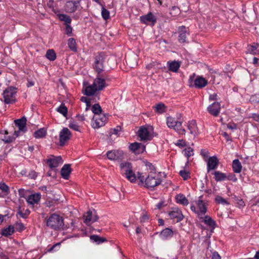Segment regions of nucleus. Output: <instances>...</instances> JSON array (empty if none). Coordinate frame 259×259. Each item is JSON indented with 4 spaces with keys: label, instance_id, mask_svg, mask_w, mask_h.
I'll return each mask as SVG.
<instances>
[{
    "label": "nucleus",
    "instance_id": "obj_63",
    "mask_svg": "<svg viewBox=\"0 0 259 259\" xmlns=\"http://www.w3.org/2000/svg\"><path fill=\"white\" fill-rule=\"evenodd\" d=\"M176 145L180 147H184V146H185V142L182 140H179L178 141Z\"/></svg>",
    "mask_w": 259,
    "mask_h": 259
},
{
    "label": "nucleus",
    "instance_id": "obj_1",
    "mask_svg": "<svg viewBox=\"0 0 259 259\" xmlns=\"http://www.w3.org/2000/svg\"><path fill=\"white\" fill-rule=\"evenodd\" d=\"M147 171L144 173L138 172V178L141 183L145 182L147 188H153L161 183V180L158 178L155 170L151 163L146 165Z\"/></svg>",
    "mask_w": 259,
    "mask_h": 259
},
{
    "label": "nucleus",
    "instance_id": "obj_56",
    "mask_svg": "<svg viewBox=\"0 0 259 259\" xmlns=\"http://www.w3.org/2000/svg\"><path fill=\"white\" fill-rule=\"evenodd\" d=\"M149 219V217L147 214L143 213L141 217L140 221L141 222H145Z\"/></svg>",
    "mask_w": 259,
    "mask_h": 259
},
{
    "label": "nucleus",
    "instance_id": "obj_41",
    "mask_svg": "<svg viewBox=\"0 0 259 259\" xmlns=\"http://www.w3.org/2000/svg\"><path fill=\"white\" fill-rule=\"evenodd\" d=\"M183 153L188 159L191 156L194 154L193 150L191 147H188L183 150Z\"/></svg>",
    "mask_w": 259,
    "mask_h": 259
},
{
    "label": "nucleus",
    "instance_id": "obj_55",
    "mask_svg": "<svg viewBox=\"0 0 259 259\" xmlns=\"http://www.w3.org/2000/svg\"><path fill=\"white\" fill-rule=\"evenodd\" d=\"M164 202L163 201H161L159 203H158L157 204L155 205V207L154 208V209H160L163 207H164Z\"/></svg>",
    "mask_w": 259,
    "mask_h": 259
},
{
    "label": "nucleus",
    "instance_id": "obj_24",
    "mask_svg": "<svg viewBox=\"0 0 259 259\" xmlns=\"http://www.w3.org/2000/svg\"><path fill=\"white\" fill-rule=\"evenodd\" d=\"M207 84V81L201 76H198L194 80L195 86L197 88H202Z\"/></svg>",
    "mask_w": 259,
    "mask_h": 259
},
{
    "label": "nucleus",
    "instance_id": "obj_58",
    "mask_svg": "<svg viewBox=\"0 0 259 259\" xmlns=\"http://www.w3.org/2000/svg\"><path fill=\"white\" fill-rule=\"evenodd\" d=\"M69 127L73 129L74 131H79V126L76 124L71 123L69 124Z\"/></svg>",
    "mask_w": 259,
    "mask_h": 259
},
{
    "label": "nucleus",
    "instance_id": "obj_12",
    "mask_svg": "<svg viewBox=\"0 0 259 259\" xmlns=\"http://www.w3.org/2000/svg\"><path fill=\"white\" fill-rule=\"evenodd\" d=\"M71 133L68 128H63L60 132L59 135V144L61 146L65 145L66 141L69 140L71 137Z\"/></svg>",
    "mask_w": 259,
    "mask_h": 259
},
{
    "label": "nucleus",
    "instance_id": "obj_57",
    "mask_svg": "<svg viewBox=\"0 0 259 259\" xmlns=\"http://www.w3.org/2000/svg\"><path fill=\"white\" fill-rule=\"evenodd\" d=\"M211 259H221V257L218 252L214 251L212 253Z\"/></svg>",
    "mask_w": 259,
    "mask_h": 259
},
{
    "label": "nucleus",
    "instance_id": "obj_51",
    "mask_svg": "<svg viewBox=\"0 0 259 259\" xmlns=\"http://www.w3.org/2000/svg\"><path fill=\"white\" fill-rule=\"evenodd\" d=\"M179 174L184 180H186L190 178L189 172L185 170H181L179 172Z\"/></svg>",
    "mask_w": 259,
    "mask_h": 259
},
{
    "label": "nucleus",
    "instance_id": "obj_47",
    "mask_svg": "<svg viewBox=\"0 0 259 259\" xmlns=\"http://www.w3.org/2000/svg\"><path fill=\"white\" fill-rule=\"evenodd\" d=\"M90 238L92 240H94L95 242H97L99 243L103 242L106 240L105 238L100 237L97 235H92L91 236Z\"/></svg>",
    "mask_w": 259,
    "mask_h": 259
},
{
    "label": "nucleus",
    "instance_id": "obj_40",
    "mask_svg": "<svg viewBox=\"0 0 259 259\" xmlns=\"http://www.w3.org/2000/svg\"><path fill=\"white\" fill-rule=\"evenodd\" d=\"M57 111L62 114L64 116H66L67 114V108L64 105L62 104L57 109Z\"/></svg>",
    "mask_w": 259,
    "mask_h": 259
},
{
    "label": "nucleus",
    "instance_id": "obj_50",
    "mask_svg": "<svg viewBox=\"0 0 259 259\" xmlns=\"http://www.w3.org/2000/svg\"><path fill=\"white\" fill-rule=\"evenodd\" d=\"M14 229H15L16 231L19 232H21L25 229L24 225L21 223H17L15 224Z\"/></svg>",
    "mask_w": 259,
    "mask_h": 259
},
{
    "label": "nucleus",
    "instance_id": "obj_6",
    "mask_svg": "<svg viewBox=\"0 0 259 259\" xmlns=\"http://www.w3.org/2000/svg\"><path fill=\"white\" fill-rule=\"evenodd\" d=\"M202 196L199 197L196 201L197 208L194 205H191V209L199 215H204L207 210L206 203L202 200Z\"/></svg>",
    "mask_w": 259,
    "mask_h": 259
},
{
    "label": "nucleus",
    "instance_id": "obj_30",
    "mask_svg": "<svg viewBox=\"0 0 259 259\" xmlns=\"http://www.w3.org/2000/svg\"><path fill=\"white\" fill-rule=\"evenodd\" d=\"M232 167L236 173H239L242 169V165L239 160L235 159L233 161Z\"/></svg>",
    "mask_w": 259,
    "mask_h": 259
},
{
    "label": "nucleus",
    "instance_id": "obj_60",
    "mask_svg": "<svg viewBox=\"0 0 259 259\" xmlns=\"http://www.w3.org/2000/svg\"><path fill=\"white\" fill-rule=\"evenodd\" d=\"M201 155L204 157L206 158L208 157V151L202 149L201 151Z\"/></svg>",
    "mask_w": 259,
    "mask_h": 259
},
{
    "label": "nucleus",
    "instance_id": "obj_61",
    "mask_svg": "<svg viewBox=\"0 0 259 259\" xmlns=\"http://www.w3.org/2000/svg\"><path fill=\"white\" fill-rule=\"evenodd\" d=\"M19 195L21 197H24L25 196V190L24 189H20L18 190Z\"/></svg>",
    "mask_w": 259,
    "mask_h": 259
},
{
    "label": "nucleus",
    "instance_id": "obj_54",
    "mask_svg": "<svg viewBox=\"0 0 259 259\" xmlns=\"http://www.w3.org/2000/svg\"><path fill=\"white\" fill-rule=\"evenodd\" d=\"M54 0H49L48 2L47 3V6L52 9V11L54 12H56L55 10L54 9Z\"/></svg>",
    "mask_w": 259,
    "mask_h": 259
},
{
    "label": "nucleus",
    "instance_id": "obj_27",
    "mask_svg": "<svg viewBox=\"0 0 259 259\" xmlns=\"http://www.w3.org/2000/svg\"><path fill=\"white\" fill-rule=\"evenodd\" d=\"M176 199L177 203L183 205H187L189 204L188 200L186 197L182 194H179L176 196Z\"/></svg>",
    "mask_w": 259,
    "mask_h": 259
},
{
    "label": "nucleus",
    "instance_id": "obj_17",
    "mask_svg": "<svg viewBox=\"0 0 259 259\" xmlns=\"http://www.w3.org/2000/svg\"><path fill=\"white\" fill-rule=\"evenodd\" d=\"M219 161L216 156L210 157L207 160V170L209 172L210 170L216 169L218 166Z\"/></svg>",
    "mask_w": 259,
    "mask_h": 259
},
{
    "label": "nucleus",
    "instance_id": "obj_31",
    "mask_svg": "<svg viewBox=\"0 0 259 259\" xmlns=\"http://www.w3.org/2000/svg\"><path fill=\"white\" fill-rule=\"evenodd\" d=\"M248 52L253 55L258 54L259 44H253V45L249 46Z\"/></svg>",
    "mask_w": 259,
    "mask_h": 259
},
{
    "label": "nucleus",
    "instance_id": "obj_7",
    "mask_svg": "<svg viewBox=\"0 0 259 259\" xmlns=\"http://www.w3.org/2000/svg\"><path fill=\"white\" fill-rule=\"evenodd\" d=\"M16 88L10 87L7 88L3 92L4 101L7 104L12 103L15 101Z\"/></svg>",
    "mask_w": 259,
    "mask_h": 259
},
{
    "label": "nucleus",
    "instance_id": "obj_20",
    "mask_svg": "<svg viewBox=\"0 0 259 259\" xmlns=\"http://www.w3.org/2000/svg\"><path fill=\"white\" fill-rule=\"evenodd\" d=\"M129 148L132 152L136 154L142 153L145 149V147L142 144L136 142L131 144Z\"/></svg>",
    "mask_w": 259,
    "mask_h": 259
},
{
    "label": "nucleus",
    "instance_id": "obj_4",
    "mask_svg": "<svg viewBox=\"0 0 259 259\" xmlns=\"http://www.w3.org/2000/svg\"><path fill=\"white\" fill-rule=\"evenodd\" d=\"M121 173L124 176L130 181L134 182L136 180V176L133 171L131 163L128 162H123L120 164Z\"/></svg>",
    "mask_w": 259,
    "mask_h": 259
},
{
    "label": "nucleus",
    "instance_id": "obj_53",
    "mask_svg": "<svg viewBox=\"0 0 259 259\" xmlns=\"http://www.w3.org/2000/svg\"><path fill=\"white\" fill-rule=\"evenodd\" d=\"M72 28L70 25L67 24L66 25L65 33L68 35H71L72 33Z\"/></svg>",
    "mask_w": 259,
    "mask_h": 259
},
{
    "label": "nucleus",
    "instance_id": "obj_19",
    "mask_svg": "<svg viewBox=\"0 0 259 259\" xmlns=\"http://www.w3.org/2000/svg\"><path fill=\"white\" fill-rule=\"evenodd\" d=\"M179 37L178 40L180 43H184L186 41V35L188 33V29L184 26H182L179 28Z\"/></svg>",
    "mask_w": 259,
    "mask_h": 259
},
{
    "label": "nucleus",
    "instance_id": "obj_14",
    "mask_svg": "<svg viewBox=\"0 0 259 259\" xmlns=\"http://www.w3.org/2000/svg\"><path fill=\"white\" fill-rule=\"evenodd\" d=\"M79 6V1H69L65 4L64 10L67 13H73L76 11Z\"/></svg>",
    "mask_w": 259,
    "mask_h": 259
},
{
    "label": "nucleus",
    "instance_id": "obj_37",
    "mask_svg": "<svg viewBox=\"0 0 259 259\" xmlns=\"http://www.w3.org/2000/svg\"><path fill=\"white\" fill-rule=\"evenodd\" d=\"M155 111L159 114L164 113L165 112V106L163 103H159L154 107Z\"/></svg>",
    "mask_w": 259,
    "mask_h": 259
},
{
    "label": "nucleus",
    "instance_id": "obj_49",
    "mask_svg": "<svg viewBox=\"0 0 259 259\" xmlns=\"http://www.w3.org/2000/svg\"><path fill=\"white\" fill-rule=\"evenodd\" d=\"M80 100L86 103L85 110L87 111L91 106L90 99L86 97H82Z\"/></svg>",
    "mask_w": 259,
    "mask_h": 259
},
{
    "label": "nucleus",
    "instance_id": "obj_36",
    "mask_svg": "<svg viewBox=\"0 0 259 259\" xmlns=\"http://www.w3.org/2000/svg\"><path fill=\"white\" fill-rule=\"evenodd\" d=\"M92 111L94 115H98L102 113V109L99 104L94 105L92 107Z\"/></svg>",
    "mask_w": 259,
    "mask_h": 259
},
{
    "label": "nucleus",
    "instance_id": "obj_15",
    "mask_svg": "<svg viewBox=\"0 0 259 259\" xmlns=\"http://www.w3.org/2000/svg\"><path fill=\"white\" fill-rule=\"evenodd\" d=\"M141 22L146 24H152L154 25L156 22V17L151 12L148 14L140 17Z\"/></svg>",
    "mask_w": 259,
    "mask_h": 259
},
{
    "label": "nucleus",
    "instance_id": "obj_5",
    "mask_svg": "<svg viewBox=\"0 0 259 259\" xmlns=\"http://www.w3.org/2000/svg\"><path fill=\"white\" fill-rule=\"evenodd\" d=\"M166 123L169 127L174 129L179 134H185L186 131L182 127L181 121H178L172 117H168L166 119Z\"/></svg>",
    "mask_w": 259,
    "mask_h": 259
},
{
    "label": "nucleus",
    "instance_id": "obj_38",
    "mask_svg": "<svg viewBox=\"0 0 259 259\" xmlns=\"http://www.w3.org/2000/svg\"><path fill=\"white\" fill-rule=\"evenodd\" d=\"M46 56L50 61H54L56 58V53L53 50H49L47 51Z\"/></svg>",
    "mask_w": 259,
    "mask_h": 259
},
{
    "label": "nucleus",
    "instance_id": "obj_46",
    "mask_svg": "<svg viewBox=\"0 0 259 259\" xmlns=\"http://www.w3.org/2000/svg\"><path fill=\"white\" fill-rule=\"evenodd\" d=\"M215 201L219 203V204H222L223 205L226 204L228 205L229 204V203L225 199H224L222 197L220 196H217L215 197Z\"/></svg>",
    "mask_w": 259,
    "mask_h": 259
},
{
    "label": "nucleus",
    "instance_id": "obj_62",
    "mask_svg": "<svg viewBox=\"0 0 259 259\" xmlns=\"http://www.w3.org/2000/svg\"><path fill=\"white\" fill-rule=\"evenodd\" d=\"M217 97H218V96L216 94H213L209 96V100H211V101L217 100H218Z\"/></svg>",
    "mask_w": 259,
    "mask_h": 259
},
{
    "label": "nucleus",
    "instance_id": "obj_42",
    "mask_svg": "<svg viewBox=\"0 0 259 259\" xmlns=\"http://www.w3.org/2000/svg\"><path fill=\"white\" fill-rule=\"evenodd\" d=\"M172 231L168 228H166L163 230L161 232V236L164 238H166L167 237L171 236H172Z\"/></svg>",
    "mask_w": 259,
    "mask_h": 259
},
{
    "label": "nucleus",
    "instance_id": "obj_34",
    "mask_svg": "<svg viewBox=\"0 0 259 259\" xmlns=\"http://www.w3.org/2000/svg\"><path fill=\"white\" fill-rule=\"evenodd\" d=\"M67 44L68 47L72 51L74 52L77 51L76 41L73 38H69Z\"/></svg>",
    "mask_w": 259,
    "mask_h": 259
},
{
    "label": "nucleus",
    "instance_id": "obj_45",
    "mask_svg": "<svg viewBox=\"0 0 259 259\" xmlns=\"http://www.w3.org/2000/svg\"><path fill=\"white\" fill-rule=\"evenodd\" d=\"M0 190L6 195H7L9 193V187L4 183H0Z\"/></svg>",
    "mask_w": 259,
    "mask_h": 259
},
{
    "label": "nucleus",
    "instance_id": "obj_35",
    "mask_svg": "<svg viewBox=\"0 0 259 259\" xmlns=\"http://www.w3.org/2000/svg\"><path fill=\"white\" fill-rule=\"evenodd\" d=\"M0 140L4 141L6 143H9L13 142L15 140V137L11 136L6 137L4 135L2 131H0Z\"/></svg>",
    "mask_w": 259,
    "mask_h": 259
},
{
    "label": "nucleus",
    "instance_id": "obj_11",
    "mask_svg": "<svg viewBox=\"0 0 259 259\" xmlns=\"http://www.w3.org/2000/svg\"><path fill=\"white\" fill-rule=\"evenodd\" d=\"M63 162L61 156L55 157L54 155H50L49 158L46 160V162L51 168L58 167L59 165L62 164Z\"/></svg>",
    "mask_w": 259,
    "mask_h": 259
},
{
    "label": "nucleus",
    "instance_id": "obj_28",
    "mask_svg": "<svg viewBox=\"0 0 259 259\" xmlns=\"http://www.w3.org/2000/svg\"><path fill=\"white\" fill-rule=\"evenodd\" d=\"M167 64H168L169 70L175 72H177L180 67L179 62L176 61L168 62Z\"/></svg>",
    "mask_w": 259,
    "mask_h": 259
},
{
    "label": "nucleus",
    "instance_id": "obj_13",
    "mask_svg": "<svg viewBox=\"0 0 259 259\" xmlns=\"http://www.w3.org/2000/svg\"><path fill=\"white\" fill-rule=\"evenodd\" d=\"M83 218L84 219V223L87 225H89L91 223H94L97 221L99 219L95 210L88 211L86 213L84 214Z\"/></svg>",
    "mask_w": 259,
    "mask_h": 259
},
{
    "label": "nucleus",
    "instance_id": "obj_26",
    "mask_svg": "<svg viewBox=\"0 0 259 259\" xmlns=\"http://www.w3.org/2000/svg\"><path fill=\"white\" fill-rule=\"evenodd\" d=\"M40 199V195L39 193L31 194L27 199V201L30 204H34L39 202Z\"/></svg>",
    "mask_w": 259,
    "mask_h": 259
},
{
    "label": "nucleus",
    "instance_id": "obj_59",
    "mask_svg": "<svg viewBox=\"0 0 259 259\" xmlns=\"http://www.w3.org/2000/svg\"><path fill=\"white\" fill-rule=\"evenodd\" d=\"M227 127L231 130H236L237 128V125L235 123L228 124Z\"/></svg>",
    "mask_w": 259,
    "mask_h": 259
},
{
    "label": "nucleus",
    "instance_id": "obj_8",
    "mask_svg": "<svg viewBox=\"0 0 259 259\" xmlns=\"http://www.w3.org/2000/svg\"><path fill=\"white\" fill-rule=\"evenodd\" d=\"M107 119V117L104 114L94 115L92 122V127L96 128L103 126L105 124Z\"/></svg>",
    "mask_w": 259,
    "mask_h": 259
},
{
    "label": "nucleus",
    "instance_id": "obj_3",
    "mask_svg": "<svg viewBox=\"0 0 259 259\" xmlns=\"http://www.w3.org/2000/svg\"><path fill=\"white\" fill-rule=\"evenodd\" d=\"M105 87V79L98 76L92 85L86 87L84 94L87 96H92L97 91L102 90Z\"/></svg>",
    "mask_w": 259,
    "mask_h": 259
},
{
    "label": "nucleus",
    "instance_id": "obj_10",
    "mask_svg": "<svg viewBox=\"0 0 259 259\" xmlns=\"http://www.w3.org/2000/svg\"><path fill=\"white\" fill-rule=\"evenodd\" d=\"M16 125L18 127V131H15L13 137H15V139L19 135L20 132L25 133L26 131V119L25 117H22L19 119H16L14 121Z\"/></svg>",
    "mask_w": 259,
    "mask_h": 259
},
{
    "label": "nucleus",
    "instance_id": "obj_39",
    "mask_svg": "<svg viewBox=\"0 0 259 259\" xmlns=\"http://www.w3.org/2000/svg\"><path fill=\"white\" fill-rule=\"evenodd\" d=\"M58 17L61 21H64L66 25L70 24L71 22L70 17L65 14H59Z\"/></svg>",
    "mask_w": 259,
    "mask_h": 259
},
{
    "label": "nucleus",
    "instance_id": "obj_32",
    "mask_svg": "<svg viewBox=\"0 0 259 259\" xmlns=\"http://www.w3.org/2000/svg\"><path fill=\"white\" fill-rule=\"evenodd\" d=\"M47 134L46 130L45 128H40L39 130L35 131L34 134V137L35 138H42L46 136Z\"/></svg>",
    "mask_w": 259,
    "mask_h": 259
},
{
    "label": "nucleus",
    "instance_id": "obj_16",
    "mask_svg": "<svg viewBox=\"0 0 259 259\" xmlns=\"http://www.w3.org/2000/svg\"><path fill=\"white\" fill-rule=\"evenodd\" d=\"M106 155L110 160H117L123 158L124 153L121 150H112L108 151Z\"/></svg>",
    "mask_w": 259,
    "mask_h": 259
},
{
    "label": "nucleus",
    "instance_id": "obj_44",
    "mask_svg": "<svg viewBox=\"0 0 259 259\" xmlns=\"http://www.w3.org/2000/svg\"><path fill=\"white\" fill-rule=\"evenodd\" d=\"M121 127L117 126L116 128L111 129L109 132V136L111 137L113 135H115L117 137L118 133L121 131Z\"/></svg>",
    "mask_w": 259,
    "mask_h": 259
},
{
    "label": "nucleus",
    "instance_id": "obj_33",
    "mask_svg": "<svg viewBox=\"0 0 259 259\" xmlns=\"http://www.w3.org/2000/svg\"><path fill=\"white\" fill-rule=\"evenodd\" d=\"M14 232V227L12 226H9L8 227L2 230V235L5 236L11 235Z\"/></svg>",
    "mask_w": 259,
    "mask_h": 259
},
{
    "label": "nucleus",
    "instance_id": "obj_25",
    "mask_svg": "<svg viewBox=\"0 0 259 259\" xmlns=\"http://www.w3.org/2000/svg\"><path fill=\"white\" fill-rule=\"evenodd\" d=\"M70 164H65L61 170L62 177L65 179H68L71 172Z\"/></svg>",
    "mask_w": 259,
    "mask_h": 259
},
{
    "label": "nucleus",
    "instance_id": "obj_23",
    "mask_svg": "<svg viewBox=\"0 0 259 259\" xmlns=\"http://www.w3.org/2000/svg\"><path fill=\"white\" fill-rule=\"evenodd\" d=\"M188 128L190 131V133L193 136H196L198 133V129L195 120L190 121L188 123Z\"/></svg>",
    "mask_w": 259,
    "mask_h": 259
},
{
    "label": "nucleus",
    "instance_id": "obj_29",
    "mask_svg": "<svg viewBox=\"0 0 259 259\" xmlns=\"http://www.w3.org/2000/svg\"><path fill=\"white\" fill-rule=\"evenodd\" d=\"M213 174L214 175V179L217 182L223 181L227 178L225 174L219 171H215Z\"/></svg>",
    "mask_w": 259,
    "mask_h": 259
},
{
    "label": "nucleus",
    "instance_id": "obj_43",
    "mask_svg": "<svg viewBox=\"0 0 259 259\" xmlns=\"http://www.w3.org/2000/svg\"><path fill=\"white\" fill-rule=\"evenodd\" d=\"M169 13L172 16H176L180 13V9L176 6L172 7L170 10Z\"/></svg>",
    "mask_w": 259,
    "mask_h": 259
},
{
    "label": "nucleus",
    "instance_id": "obj_21",
    "mask_svg": "<svg viewBox=\"0 0 259 259\" xmlns=\"http://www.w3.org/2000/svg\"><path fill=\"white\" fill-rule=\"evenodd\" d=\"M138 136L141 140H150L151 137L147 128L141 127L138 131Z\"/></svg>",
    "mask_w": 259,
    "mask_h": 259
},
{
    "label": "nucleus",
    "instance_id": "obj_64",
    "mask_svg": "<svg viewBox=\"0 0 259 259\" xmlns=\"http://www.w3.org/2000/svg\"><path fill=\"white\" fill-rule=\"evenodd\" d=\"M257 97L256 96H252L250 98V101L251 102H259V100H257Z\"/></svg>",
    "mask_w": 259,
    "mask_h": 259
},
{
    "label": "nucleus",
    "instance_id": "obj_48",
    "mask_svg": "<svg viewBox=\"0 0 259 259\" xmlns=\"http://www.w3.org/2000/svg\"><path fill=\"white\" fill-rule=\"evenodd\" d=\"M109 12L108 10L104 8L103 7L102 9V16L104 20H107L109 18Z\"/></svg>",
    "mask_w": 259,
    "mask_h": 259
},
{
    "label": "nucleus",
    "instance_id": "obj_22",
    "mask_svg": "<svg viewBox=\"0 0 259 259\" xmlns=\"http://www.w3.org/2000/svg\"><path fill=\"white\" fill-rule=\"evenodd\" d=\"M169 215L171 219H177L178 222L182 221L184 218L182 211L177 208H174L170 211Z\"/></svg>",
    "mask_w": 259,
    "mask_h": 259
},
{
    "label": "nucleus",
    "instance_id": "obj_2",
    "mask_svg": "<svg viewBox=\"0 0 259 259\" xmlns=\"http://www.w3.org/2000/svg\"><path fill=\"white\" fill-rule=\"evenodd\" d=\"M46 225L54 230H60L64 226V221L62 217L56 213H53L46 220Z\"/></svg>",
    "mask_w": 259,
    "mask_h": 259
},
{
    "label": "nucleus",
    "instance_id": "obj_52",
    "mask_svg": "<svg viewBox=\"0 0 259 259\" xmlns=\"http://www.w3.org/2000/svg\"><path fill=\"white\" fill-rule=\"evenodd\" d=\"M204 223L209 226H213L214 225V222L209 217L206 216L204 220Z\"/></svg>",
    "mask_w": 259,
    "mask_h": 259
},
{
    "label": "nucleus",
    "instance_id": "obj_18",
    "mask_svg": "<svg viewBox=\"0 0 259 259\" xmlns=\"http://www.w3.org/2000/svg\"><path fill=\"white\" fill-rule=\"evenodd\" d=\"M221 105L219 102H214L207 107L208 112L214 116H218L220 113Z\"/></svg>",
    "mask_w": 259,
    "mask_h": 259
},
{
    "label": "nucleus",
    "instance_id": "obj_9",
    "mask_svg": "<svg viewBox=\"0 0 259 259\" xmlns=\"http://www.w3.org/2000/svg\"><path fill=\"white\" fill-rule=\"evenodd\" d=\"M105 59V55L103 53L99 54L95 58L94 68L98 74L103 71Z\"/></svg>",
    "mask_w": 259,
    "mask_h": 259
}]
</instances>
